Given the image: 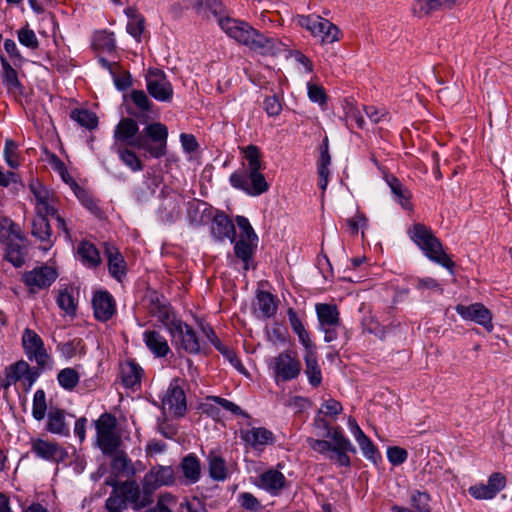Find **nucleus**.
I'll use <instances>...</instances> for the list:
<instances>
[{"mask_svg": "<svg viewBox=\"0 0 512 512\" xmlns=\"http://www.w3.org/2000/svg\"><path fill=\"white\" fill-rule=\"evenodd\" d=\"M241 439L252 449L263 451L267 445H272L275 437L272 431L265 427H252L240 431Z\"/></svg>", "mask_w": 512, "mask_h": 512, "instance_id": "obj_20", "label": "nucleus"}, {"mask_svg": "<svg viewBox=\"0 0 512 512\" xmlns=\"http://www.w3.org/2000/svg\"><path fill=\"white\" fill-rule=\"evenodd\" d=\"M46 429L53 434L69 435V428L65 422V412L59 408H51L47 414Z\"/></svg>", "mask_w": 512, "mask_h": 512, "instance_id": "obj_31", "label": "nucleus"}, {"mask_svg": "<svg viewBox=\"0 0 512 512\" xmlns=\"http://www.w3.org/2000/svg\"><path fill=\"white\" fill-rule=\"evenodd\" d=\"M57 304L62 310H64L68 314H72L75 312L76 305L74 303V298L66 290L61 291L59 293L57 298Z\"/></svg>", "mask_w": 512, "mask_h": 512, "instance_id": "obj_64", "label": "nucleus"}, {"mask_svg": "<svg viewBox=\"0 0 512 512\" xmlns=\"http://www.w3.org/2000/svg\"><path fill=\"white\" fill-rule=\"evenodd\" d=\"M58 201L55 195L47 199L45 202H42L35 206L36 215L35 216H54L56 213H58V207H57Z\"/></svg>", "mask_w": 512, "mask_h": 512, "instance_id": "obj_56", "label": "nucleus"}, {"mask_svg": "<svg viewBox=\"0 0 512 512\" xmlns=\"http://www.w3.org/2000/svg\"><path fill=\"white\" fill-rule=\"evenodd\" d=\"M106 255L110 274L120 281L126 274V263L122 255L113 246L106 247Z\"/></svg>", "mask_w": 512, "mask_h": 512, "instance_id": "obj_32", "label": "nucleus"}, {"mask_svg": "<svg viewBox=\"0 0 512 512\" xmlns=\"http://www.w3.org/2000/svg\"><path fill=\"white\" fill-rule=\"evenodd\" d=\"M132 103L141 111L149 112L152 102L143 90H132L130 93Z\"/></svg>", "mask_w": 512, "mask_h": 512, "instance_id": "obj_55", "label": "nucleus"}, {"mask_svg": "<svg viewBox=\"0 0 512 512\" xmlns=\"http://www.w3.org/2000/svg\"><path fill=\"white\" fill-rule=\"evenodd\" d=\"M455 310L464 320L476 322L488 331L493 329L492 313L482 303L458 304Z\"/></svg>", "mask_w": 512, "mask_h": 512, "instance_id": "obj_15", "label": "nucleus"}, {"mask_svg": "<svg viewBox=\"0 0 512 512\" xmlns=\"http://www.w3.org/2000/svg\"><path fill=\"white\" fill-rule=\"evenodd\" d=\"M386 182L394 195L395 201H397L402 208L410 210L412 208L410 203V191L404 187L401 181L395 176H387Z\"/></svg>", "mask_w": 512, "mask_h": 512, "instance_id": "obj_33", "label": "nucleus"}, {"mask_svg": "<svg viewBox=\"0 0 512 512\" xmlns=\"http://www.w3.org/2000/svg\"><path fill=\"white\" fill-rule=\"evenodd\" d=\"M142 375L143 369L135 360H128L121 365L122 383L127 388L133 389L140 385Z\"/></svg>", "mask_w": 512, "mask_h": 512, "instance_id": "obj_30", "label": "nucleus"}, {"mask_svg": "<svg viewBox=\"0 0 512 512\" xmlns=\"http://www.w3.org/2000/svg\"><path fill=\"white\" fill-rule=\"evenodd\" d=\"M343 411L342 404L335 399L326 400L319 410V414H324L329 417H336Z\"/></svg>", "mask_w": 512, "mask_h": 512, "instance_id": "obj_61", "label": "nucleus"}, {"mask_svg": "<svg viewBox=\"0 0 512 512\" xmlns=\"http://www.w3.org/2000/svg\"><path fill=\"white\" fill-rule=\"evenodd\" d=\"M22 347L28 360L34 361L42 369H51L53 359L47 352L43 339L30 328H25L22 333Z\"/></svg>", "mask_w": 512, "mask_h": 512, "instance_id": "obj_9", "label": "nucleus"}, {"mask_svg": "<svg viewBox=\"0 0 512 512\" xmlns=\"http://www.w3.org/2000/svg\"><path fill=\"white\" fill-rule=\"evenodd\" d=\"M243 153V157L247 164H244L243 168H248L250 170H263V164L261 161V152L260 149L255 145H248L241 149Z\"/></svg>", "mask_w": 512, "mask_h": 512, "instance_id": "obj_43", "label": "nucleus"}, {"mask_svg": "<svg viewBox=\"0 0 512 512\" xmlns=\"http://www.w3.org/2000/svg\"><path fill=\"white\" fill-rule=\"evenodd\" d=\"M411 240L422 250L424 255L431 261L453 271L454 262L443 250L442 243L433 234L431 228L422 223H416L409 230Z\"/></svg>", "mask_w": 512, "mask_h": 512, "instance_id": "obj_3", "label": "nucleus"}, {"mask_svg": "<svg viewBox=\"0 0 512 512\" xmlns=\"http://www.w3.org/2000/svg\"><path fill=\"white\" fill-rule=\"evenodd\" d=\"M31 234L41 243V249L48 251L56 241L47 217L35 216L32 221Z\"/></svg>", "mask_w": 512, "mask_h": 512, "instance_id": "obj_24", "label": "nucleus"}, {"mask_svg": "<svg viewBox=\"0 0 512 512\" xmlns=\"http://www.w3.org/2000/svg\"><path fill=\"white\" fill-rule=\"evenodd\" d=\"M298 24L308 30L313 37L318 38L321 44H332L340 40V29L319 15H301L298 17Z\"/></svg>", "mask_w": 512, "mask_h": 512, "instance_id": "obj_7", "label": "nucleus"}, {"mask_svg": "<svg viewBox=\"0 0 512 512\" xmlns=\"http://www.w3.org/2000/svg\"><path fill=\"white\" fill-rule=\"evenodd\" d=\"M162 404L172 415L176 417L184 416L187 410L186 396L177 379L170 383Z\"/></svg>", "mask_w": 512, "mask_h": 512, "instance_id": "obj_16", "label": "nucleus"}, {"mask_svg": "<svg viewBox=\"0 0 512 512\" xmlns=\"http://www.w3.org/2000/svg\"><path fill=\"white\" fill-rule=\"evenodd\" d=\"M47 410L46 394L43 389H38L34 393L33 404H32V415L40 421L44 419Z\"/></svg>", "mask_w": 512, "mask_h": 512, "instance_id": "obj_47", "label": "nucleus"}, {"mask_svg": "<svg viewBox=\"0 0 512 512\" xmlns=\"http://www.w3.org/2000/svg\"><path fill=\"white\" fill-rule=\"evenodd\" d=\"M57 350L66 359H71L77 354L84 355L86 353L85 344L81 338H74L68 342L59 343Z\"/></svg>", "mask_w": 512, "mask_h": 512, "instance_id": "obj_41", "label": "nucleus"}, {"mask_svg": "<svg viewBox=\"0 0 512 512\" xmlns=\"http://www.w3.org/2000/svg\"><path fill=\"white\" fill-rule=\"evenodd\" d=\"M30 191L34 196L35 206L42 202H45L47 199L54 195V193L51 190L42 185L40 182L31 183Z\"/></svg>", "mask_w": 512, "mask_h": 512, "instance_id": "obj_58", "label": "nucleus"}, {"mask_svg": "<svg viewBox=\"0 0 512 512\" xmlns=\"http://www.w3.org/2000/svg\"><path fill=\"white\" fill-rule=\"evenodd\" d=\"M57 276L56 270L52 267L40 266L26 272L23 275V281L34 292L35 289H45L51 286Z\"/></svg>", "mask_w": 512, "mask_h": 512, "instance_id": "obj_17", "label": "nucleus"}, {"mask_svg": "<svg viewBox=\"0 0 512 512\" xmlns=\"http://www.w3.org/2000/svg\"><path fill=\"white\" fill-rule=\"evenodd\" d=\"M11 238L22 241L24 236L18 224L8 217L0 216V243H6Z\"/></svg>", "mask_w": 512, "mask_h": 512, "instance_id": "obj_38", "label": "nucleus"}, {"mask_svg": "<svg viewBox=\"0 0 512 512\" xmlns=\"http://www.w3.org/2000/svg\"><path fill=\"white\" fill-rule=\"evenodd\" d=\"M234 243V255L243 263V270L248 271L251 267L258 241L238 239Z\"/></svg>", "mask_w": 512, "mask_h": 512, "instance_id": "obj_28", "label": "nucleus"}, {"mask_svg": "<svg viewBox=\"0 0 512 512\" xmlns=\"http://www.w3.org/2000/svg\"><path fill=\"white\" fill-rule=\"evenodd\" d=\"M210 232L212 237L218 242L229 240L231 243L235 241L236 230L233 221L223 211H217L214 215Z\"/></svg>", "mask_w": 512, "mask_h": 512, "instance_id": "obj_18", "label": "nucleus"}, {"mask_svg": "<svg viewBox=\"0 0 512 512\" xmlns=\"http://www.w3.org/2000/svg\"><path fill=\"white\" fill-rule=\"evenodd\" d=\"M308 446L322 455H329V459L335 461L338 466L350 467L351 460L348 453H355L356 448L353 446L351 441L343 434L338 431L334 434L333 444L324 439H316L308 437L306 440Z\"/></svg>", "mask_w": 512, "mask_h": 512, "instance_id": "obj_4", "label": "nucleus"}, {"mask_svg": "<svg viewBox=\"0 0 512 512\" xmlns=\"http://www.w3.org/2000/svg\"><path fill=\"white\" fill-rule=\"evenodd\" d=\"M94 316L97 320L106 322L116 313V303L108 291H97L92 298Z\"/></svg>", "mask_w": 512, "mask_h": 512, "instance_id": "obj_21", "label": "nucleus"}, {"mask_svg": "<svg viewBox=\"0 0 512 512\" xmlns=\"http://www.w3.org/2000/svg\"><path fill=\"white\" fill-rule=\"evenodd\" d=\"M143 341L155 357H166L170 352L167 340L158 331L146 330L143 333Z\"/></svg>", "mask_w": 512, "mask_h": 512, "instance_id": "obj_25", "label": "nucleus"}, {"mask_svg": "<svg viewBox=\"0 0 512 512\" xmlns=\"http://www.w3.org/2000/svg\"><path fill=\"white\" fill-rule=\"evenodd\" d=\"M469 494L477 500H490L495 497L488 484H475L468 489Z\"/></svg>", "mask_w": 512, "mask_h": 512, "instance_id": "obj_59", "label": "nucleus"}, {"mask_svg": "<svg viewBox=\"0 0 512 512\" xmlns=\"http://www.w3.org/2000/svg\"><path fill=\"white\" fill-rule=\"evenodd\" d=\"M145 80L147 91L154 99L160 102H170L172 100L173 88L162 70L149 69Z\"/></svg>", "mask_w": 512, "mask_h": 512, "instance_id": "obj_14", "label": "nucleus"}, {"mask_svg": "<svg viewBox=\"0 0 512 512\" xmlns=\"http://www.w3.org/2000/svg\"><path fill=\"white\" fill-rule=\"evenodd\" d=\"M208 470L209 476L214 481H224L228 477V469L226 466V461L223 457L211 452L208 457Z\"/></svg>", "mask_w": 512, "mask_h": 512, "instance_id": "obj_35", "label": "nucleus"}, {"mask_svg": "<svg viewBox=\"0 0 512 512\" xmlns=\"http://www.w3.org/2000/svg\"><path fill=\"white\" fill-rule=\"evenodd\" d=\"M150 313L156 317L169 330V325L174 320H179L174 316L171 306L164 299H160L158 295L151 297Z\"/></svg>", "mask_w": 512, "mask_h": 512, "instance_id": "obj_27", "label": "nucleus"}, {"mask_svg": "<svg viewBox=\"0 0 512 512\" xmlns=\"http://www.w3.org/2000/svg\"><path fill=\"white\" fill-rule=\"evenodd\" d=\"M431 496L424 491L414 490L410 496V504L413 512H431Z\"/></svg>", "mask_w": 512, "mask_h": 512, "instance_id": "obj_45", "label": "nucleus"}, {"mask_svg": "<svg viewBox=\"0 0 512 512\" xmlns=\"http://www.w3.org/2000/svg\"><path fill=\"white\" fill-rule=\"evenodd\" d=\"M305 374L307 375L309 384L318 387L322 383V372L317 360V353H309L304 355Z\"/></svg>", "mask_w": 512, "mask_h": 512, "instance_id": "obj_36", "label": "nucleus"}, {"mask_svg": "<svg viewBox=\"0 0 512 512\" xmlns=\"http://www.w3.org/2000/svg\"><path fill=\"white\" fill-rule=\"evenodd\" d=\"M174 470L171 466L156 465L152 467L143 477L142 481L153 493L162 487L174 483Z\"/></svg>", "mask_w": 512, "mask_h": 512, "instance_id": "obj_22", "label": "nucleus"}, {"mask_svg": "<svg viewBox=\"0 0 512 512\" xmlns=\"http://www.w3.org/2000/svg\"><path fill=\"white\" fill-rule=\"evenodd\" d=\"M307 90H308V97L312 102L318 103L319 105L326 104L327 95L322 86L308 82Z\"/></svg>", "mask_w": 512, "mask_h": 512, "instance_id": "obj_60", "label": "nucleus"}, {"mask_svg": "<svg viewBox=\"0 0 512 512\" xmlns=\"http://www.w3.org/2000/svg\"><path fill=\"white\" fill-rule=\"evenodd\" d=\"M239 505L250 512H261L263 505L260 500L250 492H241L237 495Z\"/></svg>", "mask_w": 512, "mask_h": 512, "instance_id": "obj_48", "label": "nucleus"}, {"mask_svg": "<svg viewBox=\"0 0 512 512\" xmlns=\"http://www.w3.org/2000/svg\"><path fill=\"white\" fill-rule=\"evenodd\" d=\"M229 182L232 187L242 190L250 196H259L269 189L262 170L254 171L248 168L237 170L230 175Z\"/></svg>", "mask_w": 512, "mask_h": 512, "instance_id": "obj_8", "label": "nucleus"}, {"mask_svg": "<svg viewBox=\"0 0 512 512\" xmlns=\"http://www.w3.org/2000/svg\"><path fill=\"white\" fill-rule=\"evenodd\" d=\"M113 137L114 151L132 172H140L144 167L134 149L155 159L167 154L168 128L161 122H152L140 131L133 117H124L115 126Z\"/></svg>", "mask_w": 512, "mask_h": 512, "instance_id": "obj_1", "label": "nucleus"}, {"mask_svg": "<svg viewBox=\"0 0 512 512\" xmlns=\"http://www.w3.org/2000/svg\"><path fill=\"white\" fill-rule=\"evenodd\" d=\"M43 371L38 366L31 367L25 360H19L6 367L2 386L7 389L20 381L24 390L28 392Z\"/></svg>", "mask_w": 512, "mask_h": 512, "instance_id": "obj_10", "label": "nucleus"}, {"mask_svg": "<svg viewBox=\"0 0 512 512\" xmlns=\"http://www.w3.org/2000/svg\"><path fill=\"white\" fill-rule=\"evenodd\" d=\"M172 342L189 354H199L201 351L200 340L196 331L187 323L174 320L168 330Z\"/></svg>", "mask_w": 512, "mask_h": 512, "instance_id": "obj_11", "label": "nucleus"}, {"mask_svg": "<svg viewBox=\"0 0 512 512\" xmlns=\"http://www.w3.org/2000/svg\"><path fill=\"white\" fill-rule=\"evenodd\" d=\"M407 457L408 453L404 448L393 446L387 450V458L389 462L394 466H398L404 463L407 460Z\"/></svg>", "mask_w": 512, "mask_h": 512, "instance_id": "obj_62", "label": "nucleus"}, {"mask_svg": "<svg viewBox=\"0 0 512 512\" xmlns=\"http://www.w3.org/2000/svg\"><path fill=\"white\" fill-rule=\"evenodd\" d=\"M0 61L2 66V82L7 91L12 93L21 91L22 85L18 79L17 71L3 55L0 56Z\"/></svg>", "mask_w": 512, "mask_h": 512, "instance_id": "obj_34", "label": "nucleus"}, {"mask_svg": "<svg viewBox=\"0 0 512 512\" xmlns=\"http://www.w3.org/2000/svg\"><path fill=\"white\" fill-rule=\"evenodd\" d=\"M126 508L123 498L114 488L105 501L104 512H123Z\"/></svg>", "mask_w": 512, "mask_h": 512, "instance_id": "obj_53", "label": "nucleus"}, {"mask_svg": "<svg viewBox=\"0 0 512 512\" xmlns=\"http://www.w3.org/2000/svg\"><path fill=\"white\" fill-rule=\"evenodd\" d=\"M77 253L80 256L82 263L88 267H96L101 262L98 249L89 241L80 242Z\"/></svg>", "mask_w": 512, "mask_h": 512, "instance_id": "obj_37", "label": "nucleus"}, {"mask_svg": "<svg viewBox=\"0 0 512 512\" xmlns=\"http://www.w3.org/2000/svg\"><path fill=\"white\" fill-rule=\"evenodd\" d=\"M331 157L329 154L328 139L326 138L320 147V158L318 162V175L330 174L329 165Z\"/></svg>", "mask_w": 512, "mask_h": 512, "instance_id": "obj_57", "label": "nucleus"}, {"mask_svg": "<svg viewBox=\"0 0 512 512\" xmlns=\"http://www.w3.org/2000/svg\"><path fill=\"white\" fill-rule=\"evenodd\" d=\"M256 485L272 496H278L288 485L285 475L277 469L270 468L260 474Z\"/></svg>", "mask_w": 512, "mask_h": 512, "instance_id": "obj_19", "label": "nucleus"}, {"mask_svg": "<svg viewBox=\"0 0 512 512\" xmlns=\"http://www.w3.org/2000/svg\"><path fill=\"white\" fill-rule=\"evenodd\" d=\"M71 118L89 130L96 128L98 125L96 114L86 109H75L71 113Z\"/></svg>", "mask_w": 512, "mask_h": 512, "instance_id": "obj_46", "label": "nucleus"}, {"mask_svg": "<svg viewBox=\"0 0 512 512\" xmlns=\"http://www.w3.org/2000/svg\"><path fill=\"white\" fill-rule=\"evenodd\" d=\"M319 329L324 333V341L332 342L338 338L341 328L340 312L336 305L319 303L315 306Z\"/></svg>", "mask_w": 512, "mask_h": 512, "instance_id": "obj_12", "label": "nucleus"}, {"mask_svg": "<svg viewBox=\"0 0 512 512\" xmlns=\"http://www.w3.org/2000/svg\"><path fill=\"white\" fill-rule=\"evenodd\" d=\"M57 381L64 390L73 391L80 382V374L75 368L67 367L58 372Z\"/></svg>", "mask_w": 512, "mask_h": 512, "instance_id": "obj_40", "label": "nucleus"}, {"mask_svg": "<svg viewBox=\"0 0 512 512\" xmlns=\"http://www.w3.org/2000/svg\"><path fill=\"white\" fill-rule=\"evenodd\" d=\"M115 490L121 495L125 505L134 511H141L154 502V493L143 481L139 484L136 480H126L120 482Z\"/></svg>", "mask_w": 512, "mask_h": 512, "instance_id": "obj_5", "label": "nucleus"}, {"mask_svg": "<svg viewBox=\"0 0 512 512\" xmlns=\"http://www.w3.org/2000/svg\"><path fill=\"white\" fill-rule=\"evenodd\" d=\"M31 451L39 458L51 462H59L66 456L65 450L57 443L43 439H35L31 443Z\"/></svg>", "mask_w": 512, "mask_h": 512, "instance_id": "obj_23", "label": "nucleus"}, {"mask_svg": "<svg viewBox=\"0 0 512 512\" xmlns=\"http://www.w3.org/2000/svg\"><path fill=\"white\" fill-rule=\"evenodd\" d=\"M257 306L265 318L273 317L277 310L274 296L266 291L257 294Z\"/></svg>", "mask_w": 512, "mask_h": 512, "instance_id": "obj_44", "label": "nucleus"}, {"mask_svg": "<svg viewBox=\"0 0 512 512\" xmlns=\"http://www.w3.org/2000/svg\"><path fill=\"white\" fill-rule=\"evenodd\" d=\"M24 240L25 238L22 241L11 238L5 243V259L17 268L23 266L25 263L26 246L24 245Z\"/></svg>", "mask_w": 512, "mask_h": 512, "instance_id": "obj_29", "label": "nucleus"}, {"mask_svg": "<svg viewBox=\"0 0 512 512\" xmlns=\"http://www.w3.org/2000/svg\"><path fill=\"white\" fill-rule=\"evenodd\" d=\"M363 453V455L376 463L380 459V454L377 447L373 444V442L365 435L361 439L356 441Z\"/></svg>", "mask_w": 512, "mask_h": 512, "instance_id": "obj_51", "label": "nucleus"}, {"mask_svg": "<svg viewBox=\"0 0 512 512\" xmlns=\"http://www.w3.org/2000/svg\"><path fill=\"white\" fill-rule=\"evenodd\" d=\"M94 44L107 52H113L116 49V41L113 33L102 31L98 33L94 39Z\"/></svg>", "mask_w": 512, "mask_h": 512, "instance_id": "obj_52", "label": "nucleus"}, {"mask_svg": "<svg viewBox=\"0 0 512 512\" xmlns=\"http://www.w3.org/2000/svg\"><path fill=\"white\" fill-rule=\"evenodd\" d=\"M116 427V417L107 412L101 414L95 422L97 444L105 455H113L121 444V438L116 433Z\"/></svg>", "mask_w": 512, "mask_h": 512, "instance_id": "obj_6", "label": "nucleus"}, {"mask_svg": "<svg viewBox=\"0 0 512 512\" xmlns=\"http://www.w3.org/2000/svg\"><path fill=\"white\" fill-rule=\"evenodd\" d=\"M114 457L111 461V468L116 474H120L123 476H133L135 474V469L133 467L132 461L126 455L125 452H115Z\"/></svg>", "mask_w": 512, "mask_h": 512, "instance_id": "obj_39", "label": "nucleus"}, {"mask_svg": "<svg viewBox=\"0 0 512 512\" xmlns=\"http://www.w3.org/2000/svg\"><path fill=\"white\" fill-rule=\"evenodd\" d=\"M18 41L21 45L36 50L39 47V41L35 32L28 26H25L17 31Z\"/></svg>", "mask_w": 512, "mask_h": 512, "instance_id": "obj_50", "label": "nucleus"}, {"mask_svg": "<svg viewBox=\"0 0 512 512\" xmlns=\"http://www.w3.org/2000/svg\"><path fill=\"white\" fill-rule=\"evenodd\" d=\"M219 26L237 43L261 55H275L282 51L283 44L277 38L264 35L246 21L225 17L219 19Z\"/></svg>", "mask_w": 512, "mask_h": 512, "instance_id": "obj_2", "label": "nucleus"}, {"mask_svg": "<svg viewBox=\"0 0 512 512\" xmlns=\"http://www.w3.org/2000/svg\"><path fill=\"white\" fill-rule=\"evenodd\" d=\"M179 467L186 484L192 485L200 480L202 471L201 462L194 453H189L183 457Z\"/></svg>", "mask_w": 512, "mask_h": 512, "instance_id": "obj_26", "label": "nucleus"}, {"mask_svg": "<svg viewBox=\"0 0 512 512\" xmlns=\"http://www.w3.org/2000/svg\"><path fill=\"white\" fill-rule=\"evenodd\" d=\"M272 370L275 382H288L296 379L301 371V361L291 351H283L274 357Z\"/></svg>", "mask_w": 512, "mask_h": 512, "instance_id": "obj_13", "label": "nucleus"}, {"mask_svg": "<svg viewBox=\"0 0 512 512\" xmlns=\"http://www.w3.org/2000/svg\"><path fill=\"white\" fill-rule=\"evenodd\" d=\"M443 5L441 0H415L413 11L419 17L429 15Z\"/></svg>", "mask_w": 512, "mask_h": 512, "instance_id": "obj_49", "label": "nucleus"}, {"mask_svg": "<svg viewBox=\"0 0 512 512\" xmlns=\"http://www.w3.org/2000/svg\"><path fill=\"white\" fill-rule=\"evenodd\" d=\"M263 108L270 117L278 116L282 111V104L276 95L265 98Z\"/></svg>", "mask_w": 512, "mask_h": 512, "instance_id": "obj_63", "label": "nucleus"}, {"mask_svg": "<svg viewBox=\"0 0 512 512\" xmlns=\"http://www.w3.org/2000/svg\"><path fill=\"white\" fill-rule=\"evenodd\" d=\"M313 427L315 430V435L318 437L317 439L326 440L327 438H330L332 441H334V434L336 431L343 433L339 426L331 427L329 422L321 417L319 413L314 419Z\"/></svg>", "mask_w": 512, "mask_h": 512, "instance_id": "obj_42", "label": "nucleus"}, {"mask_svg": "<svg viewBox=\"0 0 512 512\" xmlns=\"http://www.w3.org/2000/svg\"><path fill=\"white\" fill-rule=\"evenodd\" d=\"M236 223L240 229L239 239L258 241V236L246 217L237 216Z\"/></svg>", "mask_w": 512, "mask_h": 512, "instance_id": "obj_54", "label": "nucleus"}]
</instances>
